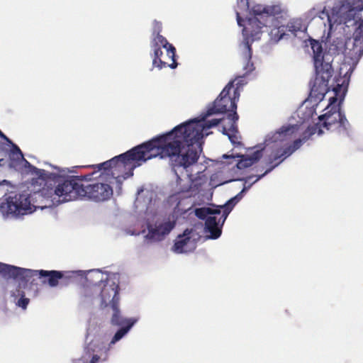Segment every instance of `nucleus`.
<instances>
[{"label":"nucleus","instance_id":"1","mask_svg":"<svg viewBox=\"0 0 363 363\" xmlns=\"http://www.w3.org/2000/svg\"><path fill=\"white\" fill-rule=\"evenodd\" d=\"M234 82L230 81L224 87L201 120L194 119L179 125L171 131L153 138L108 161L99 164L85 165L84 167L104 170L116 179H127L133 175L136 167L159 157L161 159L169 158L174 167L187 169L196 164L199 158L202 151L201 140L203 138V131L218 125L223 120L214 118L205 121L207 117L216 113L229 112L227 115L228 124L222 127L221 132L233 143H236L237 121L239 118L236 110L240 91L238 89H234L233 96H230Z\"/></svg>","mask_w":363,"mask_h":363},{"label":"nucleus","instance_id":"2","mask_svg":"<svg viewBox=\"0 0 363 363\" xmlns=\"http://www.w3.org/2000/svg\"><path fill=\"white\" fill-rule=\"evenodd\" d=\"M37 179L40 181V184L43 185L38 192L44 196L52 197L56 195L62 198V201H69L83 198L84 181H90L95 172L81 176H67L49 173L44 169L32 167Z\"/></svg>","mask_w":363,"mask_h":363},{"label":"nucleus","instance_id":"3","mask_svg":"<svg viewBox=\"0 0 363 363\" xmlns=\"http://www.w3.org/2000/svg\"><path fill=\"white\" fill-rule=\"evenodd\" d=\"M77 272L57 270H34L0 262V275L5 279H13L27 284L34 277L41 279L43 284L54 288L67 286L74 281Z\"/></svg>","mask_w":363,"mask_h":363},{"label":"nucleus","instance_id":"4","mask_svg":"<svg viewBox=\"0 0 363 363\" xmlns=\"http://www.w3.org/2000/svg\"><path fill=\"white\" fill-rule=\"evenodd\" d=\"M252 12L255 16H259L261 18H267V23L271 22L272 27L269 31L271 40L278 42L284 38L286 33L284 25L281 24L279 18L283 17V10L280 4L262 5L257 4L253 6Z\"/></svg>","mask_w":363,"mask_h":363},{"label":"nucleus","instance_id":"5","mask_svg":"<svg viewBox=\"0 0 363 363\" xmlns=\"http://www.w3.org/2000/svg\"><path fill=\"white\" fill-rule=\"evenodd\" d=\"M263 27L267 28V18H261L259 16H255L253 18H250L247 21V25L243 28V33L247 36L246 40L244 42V50L242 52V57L243 61L246 63L245 69L248 72L252 71L255 67L253 63L251 62L252 50L251 45L249 43V39L252 41L259 40L262 34V28Z\"/></svg>","mask_w":363,"mask_h":363},{"label":"nucleus","instance_id":"6","mask_svg":"<svg viewBox=\"0 0 363 363\" xmlns=\"http://www.w3.org/2000/svg\"><path fill=\"white\" fill-rule=\"evenodd\" d=\"M335 96L330 99V104L326 108V113L318 117L323 128L328 130L347 132L350 123L343 111H341L340 104L337 103Z\"/></svg>","mask_w":363,"mask_h":363},{"label":"nucleus","instance_id":"7","mask_svg":"<svg viewBox=\"0 0 363 363\" xmlns=\"http://www.w3.org/2000/svg\"><path fill=\"white\" fill-rule=\"evenodd\" d=\"M302 144L301 139L295 140L292 145L284 147H275L272 150V152L269 155L268 164H271V167L267 169L264 173L257 177V178L252 181L255 176L251 175L247 177L245 183H250L247 189H249L252 184L259 181L262 177L271 172L274 167H277L281 162L285 159L293 154L297 149H298Z\"/></svg>","mask_w":363,"mask_h":363},{"label":"nucleus","instance_id":"8","mask_svg":"<svg viewBox=\"0 0 363 363\" xmlns=\"http://www.w3.org/2000/svg\"><path fill=\"white\" fill-rule=\"evenodd\" d=\"M245 190L246 187H244L243 189L238 195L228 200L225 205L219 206L222 211V214L218 219L217 218L216 215L209 216L206 219L205 229L206 232H209L211 233L210 238L217 239L220 236L221 229L218 226L220 223H221V225L224 223L228 214L240 200V196Z\"/></svg>","mask_w":363,"mask_h":363},{"label":"nucleus","instance_id":"9","mask_svg":"<svg viewBox=\"0 0 363 363\" xmlns=\"http://www.w3.org/2000/svg\"><path fill=\"white\" fill-rule=\"evenodd\" d=\"M31 209L30 201L28 195L24 194L9 196L5 202L0 204V213L4 218L17 217L25 215Z\"/></svg>","mask_w":363,"mask_h":363},{"label":"nucleus","instance_id":"10","mask_svg":"<svg viewBox=\"0 0 363 363\" xmlns=\"http://www.w3.org/2000/svg\"><path fill=\"white\" fill-rule=\"evenodd\" d=\"M310 45L313 50V63L316 74L320 75L323 81H328L332 77L331 64L324 62V52L321 43L313 39L310 40Z\"/></svg>","mask_w":363,"mask_h":363},{"label":"nucleus","instance_id":"11","mask_svg":"<svg viewBox=\"0 0 363 363\" xmlns=\"http://www.w3.org/2000/svg\"><path fill=\"white\" fill-rule=\"evenodd\" d=\"M150 46L153 50L152 65L157 67L160 69L165 67L175 69L178 64L176 61V48L172 53H169V48H164L166 50V56L162 59L163 52L161 50L162 44L157 41H151Z\"/></svg>","mask_w":363,"mask_h":363},{"label":"nucleus","instance_id":"12","mask_svg":"<svg viewBox=\"0 0 363 363\" xmlns=\"http://www.w3.org/2000/svg\"><path fill=\"white\" fill-rule=\"evenodd\" d=\"M85 191L84 197L92 199L95 201H103L108 199L113 195V189L109 184L96 183L84 186Z\"/></svg>","mask_w":363,"mask_h":363},{"label":"nucleus","instance_id":"13","mask_svg":"<svg viewBox=\"0 0 363 363\" xmlns=\"http://www.w3.org/2000/svg\"><path fill=\"white\" fill-rule=\"evenodd\" d=\"M363 10V0H340L338 15L345 19V23L354 20L357 12Z\"/></svg>","mask_w":363,"mask_h":363},{"label":"nucleus","instance_id":"14","mask_svg":"<svg viewBox=\"0 0 363 363\" xmlns=\"http://www.w3.org/2000/svg\"><path fill=\"white\" fill-rule=\"evenodd\" d=\"M119 290L118 284L115 282L104 284L101 291V307L106 308L110 304L111 308H116L119 304Z\"/></svg>","mask_w":363,"mask_h":363},{"label":"nucleus","instance_id":"15","mask_svg":"<svg viewBox=\"0 0 363 363\" xmlns=\"http://www.w3.org/2000/svg\"><path fill=\"white\" fill-rule=\"evenodd\" d=\"M176 221L167 220L159 225H149L147 227L148 233L146 238L151 242H158L162 240L175 227Z\"/></svg>","mask_w":363,"mask_h":363},{"label":"nucleus","instance_id":"16","mask_svg":"<svg viewBox=\"0 0 363 363\" xmlns=\"http://www.w3.org/2000/svg\"><path fill=\"white\" fill-rule=\"evenodd\" d=\"M297 125H286L281 126L278 130L269 134L265 140L267 145L284 142L291 140L293 135L298 131Z\"/></svg>","mask_w":363,"mask_h":363},{"label":"nucleus","instance_id":"17","mask_svg":"<svg viewBox=\"0 0 363 363\" xmlns=\"http://www.w3.org/2000/svg\"><path fill=\"white\" fill-rule=\"evenodd\" d=\"M96 346L90 342L84 350V353L80 358L74 359L72 363H98L101 357L95 354Z\"/></svg>","mask_w":363,"mask_h":363},{"label":"nucleus","instance_id":"18","mask_svg":"<svg viewBox=\"0 0 363 363\" xmlns=\"http://www.w3.org/2000/svg\"><path fill=\"white\" fill-rule=\"evenodd\" d=\"M162 30V23L155 20L152 23V38L151 41H157L162 44V48H169V53H172L174 50V47L172 44L169 43L166 38L160 34Z\"/></svg>","mask_w":363,"mask_h":363},{"label":"nucleus","instance_id":"19","mask_svg":"<svg viewBox=\"0 0 363 363\" xmlns=\"http://www.w3.org/2000/svg\"><path fill=\"white\" fill-rule=\"evenodd\" d=\"M340 8V1L335 6H334L330 12L326 11L325 7L319 13V18L321 19L327 18L329 26L331 27L333 24H341L345 23V19L338 15L336 12L337 9Z\"/></svg>","mask_w":363,"mask_h":363},{"label":"nucleus","instance_id":"20","mask_svg":"<svg viewBox=\"0 0 363 363\" xmlns=\"http://www.w3.org/2000/svg\"><path fill=\"white\" fill-rule=\"evenodd\" d=\"M252 9H250L249 0H238V10L236 11V18L237 22L239 26H242L243 19L241 18V14H245V13L255 14L252 12Z\"/></svg>","mask_w":363,"mask_h":363},{"label":"nucleus","instance_id":"21","mask_svg":"<svg viewBox=\"0 0 363 363\" xmlns=\"http://www.w3.org/2000/svg\"><path fill=\"white\" fill-rule=\"evenodd\" d=\"M189 233L190 231L189 230H186L184 232L183 235H179L178 237V240L175 242L173 246L174 252L177 253H182L187 251L186 246L191 240L190 237L189 236Z\"/></svg>","mask_w":363,"mask_h":363},{"label":"nucleus","instance_id":"22","mask_svg":"<svg viewBox=\"0 0 363 363\" xmlns=\"http://www.w3.org/2000/svg\"><path fill=\"white\" fill-rule=\"evenodd\" d=\"M196 216L200 219H206L209 216L221 214V210L219 206L216 208H199L195 211Z\"/></svg>","mask_w":363,"mask_h":363},{"label":"nucleus","instance_id":"23","mask_svg":"<svg viewBox=\"0 0 363 363\" xmlns=\"http://www.w3.org/2000/svg\"><path fill=\"white\" fill-rule=\"evenodd\" d=\"M118 305L116 304V308H112L113 313L111 318V323L114 325L122 326L131 323L129 320H126L121 316Z\"/></svg>","mask_w":363,"mask_h":363},{"label":"nucleus","instance_id":"24","mask_svg":"<svg viewBox=\"0 0 363 363\" xmlns=\"http://www.w3.org/2000/svg\"><path fill=\"white\" fill-rule=\"evenodd\" d=\"M262 157V150H258L255 152L251 155H249L247 158L245 160L241 161L239 163V165L247 167L251 166L254 163L257 162L261 157Z\"/></svg>","mask_w":363,"mask_h":363},{"label":"nucleus","instance_id":"25","mask_svg":"<svg viewBox=\"0 0 363 363\" xmlns=\"http://www.w3.org/2000/svg\"><path fill=\"white\" fill-rule=\"evenodd\" d=\"M10 157L13 160H25L26 162L28 164V166L30 169V172L35 174V172H33V169L32 168V167H33V166L31 165L28 161H26L24 159L23 155L22 153L21 150L16 145H14V144L13 145V149L11 150Z\"/></svg>","mask_w":363,"mask_h":363},{"label":"nucleus","instance_id":"26","mask_svg":"<svg viewBox=\"0 0 363 363\" xmlns=\"http://www.w3.org/2000/svg\"><path fill=\"white\" fill-rule=\"evenodd\" d=\"M286 28V33H290L294 35H296L298 31L301 30L302 26L299 21H291L286 25H284Z\"/></svg>","mask_w":363,"mask_h":363},{"label":"nucleus","instance_id":"27","mask_svg":"<svg viewBox=\"0 0 363 363\" xmlns=\"http://www.w3.org/2000/svg\"><path fill=\"white\" fill-rule=\"evenodd\" d=\"M133 324V322L128 323L127 325H125V326L119 329L113 337L111 344H115L116 342L120 340L128 332Z\"/></svg>","mask_w":363,"mask_h":363},{"label":"nucleus","instance_id":"28","mask_svg":"<svg viewBox=\"0 0 363 363\" xmlns=\"http://www.w3.org/2000/svg\"><path fill=\"white\" fill-rule=\"evenodd\" d=\"M13 296H21V298L18 301L17 305L23 309H26L27 308V306L28 305L30 300L29 298L25 297V294L23 291L18 289L17 294L13 293Z\"/></svg>","mask_w":363,"mask_h":363},{"label":"nucleus","instance_id":"29","mask_svg":"<svg viewBox=\"0 0 363 363\" xmlns=\"http://www.w3.org/2000/svg\"><path fill=\"white\" fill-rule=\"evenodd\" d=\"M94 275L97 279H99L97 281L93 283L94 285H98L99 282H102L104 281L103 274L99 270L94 271Z\"/></svg>","mask_w":363,"mask_h":363},{"label":"nucleus","instance_id":"30","mask_svg":"<svg viewBox=\"0 0 363 363\" xmlns=\"http://www.w3.org/2000/svg\"><path fill=\"white\" fill-rule=\"evenodd\" d=\"M235 81H237L236 84H235L236 87L234 89H238V90L240 91V89L244 85L243 80L242 79H236Z\"/></svg>","mask_w":363,"mask_h":363},{"label":"nucleus","instance_id":"31","mask_svg":"<svg viewBox=\"0 0 363 363\" xmlns=\"http://www.w3.org/2000/svg\"><path fill=\"white\" fill-rule=\"evenodd\" d=\"M89 291L88 288L84 287L81 294L82 298H86L89 295Z\"/></svg>","mask_w":363,"mask_h":363},{"label":"nucleus","instance_id":"32","mask_svg":"<svg viewBox=\"0 0 363 363\" xmlns=\"http://www.w3.org/2000/svg\"><path fill=\"white\" fill-rule=\"evenodd\" d=\"M191 184L190 185L188 186V187L185 188V189H181L180 191L181 193H189L191 189Z\"/></svg>","mask_w":363,"mask_h":363},{"label":"nucleus","instance_id":"33","mask_svg":"<svg viewBox=\"0 0 363 363\" xmlns=\"http://www.w3.org/2000/svg\"><path fill=\"white\" fill-rule=\"evenodd\" d=\"M341 89V85L340 84H337V86L334 88V91L336 93V94L338 93V91H340Z\"/></svg>","mask_w":363,"mask_h":363},{"label":"nucleus","instance_id":"34","mask_svg":"<svg viewBox=\"0 0 363 363\" xmlns=\"http://www.w3.org/2000/svg\"><path fill=\"white\" fill-rule=\"evenodd\" d=\"M0 135H1L2 138H4V139H6V140H9V139L7 138V137H6L5 135H4L1 131H0Z\"/></svg>","mask_w":363,"mask_h":363},{"label":"nucleus","instance_id":"35","mask_svg":"<svg viewBox=\"0 0 363 363\" xmlns=\"http://www.w3.org/2000/svg\"><path fill=\"white\" fill-rule=\"evenodd\" d=\"M322 133H323L322 130H321V129H319V130H318V134H319V135H320V134H322Z\"/></svg>","mask_w":363,"mask_h":363},{"label":"nucleus","instance_id":"36","mask_svg":"<svg viewBox=\"0 0 363 363\" xmlns=\"http://www.w3.org/2000/svg\"><path fill=\"white\" fill-rule=\"evenodd\" d=\"M3 182L9 183V182H8L7 181H6V180H4V182Z\"/></svg>","mask_w":363,"mask_h":363}]
</instances>
